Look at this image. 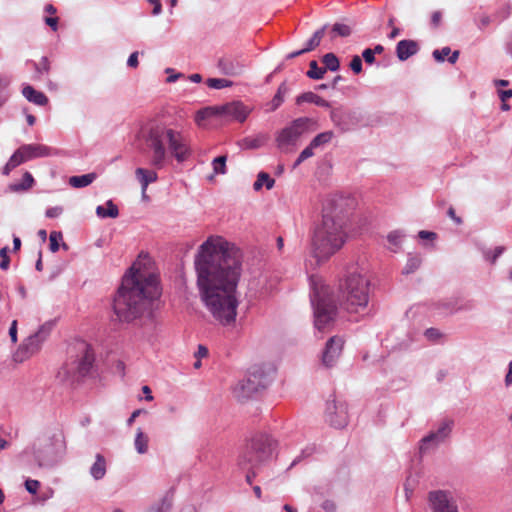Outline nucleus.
I'll return each instance as SVG.
<instances>
[{
	"instance_id": "2eb2a0df",
	"label": "nucleus",
	"mask_w": 512,
	"mask_h": 512,
	"mask_svg": "<svg viewBox=\"0 0 512 512\" xmlns=\"http://www.w3.org/2000/svg\"><path fill=\"white\" fill-rule=\"evenodd\" d=\"M14 154L20 163H24L36 158L50 157L58 154L55 148L43 144H24L20 146Z\"/></svg>"
},
{
	"instance_id": "423d86ee",
	"label": "nucleus",
	"mask_w": 512,
	"mask_h": 512,
	"mask_svg": "<svg viewBox=\"0 0 512 512\" xmlns=\"http://www.w3.org/2000/svg\"><path fill=\"white\" fill-rule=\"evenodd\" d=\"M311 304L314 310V324L319 331L325 330L336 315V301L331 288L319 278H311Z\"/></svg>"
},
{
	"instance_id": "680f3d73",
	"label": "nucleus",
	"mask_w": 512,
	"mask_h": 512,
	"mask_svg": "<svg viewBox=\"0 0 512 512\" xmlns=\"http://www.w3.org/2000/svg\"><path fill=\"white\" fill-rule=\"evenodd\" d=\"M441 19H442V14L440 11H435L432 13L431 23L433 26L437 27L440 24Z\"/></svg>"
},
{
	"instance_id": "f8f14e48",
	"label": "nucleus",
	"mask_w": 512,
	"mask_h": 512,
	"mask_svg": "<svg viewBox=\"0 0 512 512\" xmlns=\"http://www.w3.org/2000/svg\"><path fill=\"white\" fill-rule=\"evenodd\" d=\"M53 324L46 322L37 332L27 337L24 342L19 346L18 350L14 354V360L16 362H23L35 353H37L43 342L48 338L52 330Z\"/></svg>"
},
{
	"instance_id": "0eeeda50",
	"label": "nucleus",
	"mask_w": 512,
	"mask_h": 512,
	"mask_svg": "<svg viewBox=\"0 0 512 512\" xmlns=\"http://www.w3.org/2000/svg\"><path fill=\"white\" fill-rule=\"evenodd\" d=\"M76 355L60 368L57 377L62 381L75 382L85 377L91 370L95 357L91 346L85 341L75 345Z\"/></svg>"
},
{
	"instance_id": "bf43d9fd",
	"label": "nucleus",
	"mask_w": 512,
	"mask_h": 512,
	"mask_svg": "<svg viewBox=\"0 0 512 512\" xmlns=\"http://www.w3.org/2000/svg\"><path fill=\"white\" fill-rule=\"evenodd\" d=\"M298 99V102L300 103V101H305V100H310V101H314V103L318 106H327L328 103L327 101L325 100V98H321V97H318V98H297Z\"/></svg>"
},
{
	"instance_id": "20e7f679",
	"label": "nucleus",
	"mask_w": 512,
	"mask_h": 512,
	"mask_svg": "<svg viewBox=\"0 0 512 512\" xmlns=\"http://www.w3.org/2000/svg\"><path fill=\"white\" fill-rule=\"evenodd\" d=\"M143 138L150 153V165L162 169L169 155L177 162L186 161L191 155L188 137L180 130L165 123H151L143 130Z\"/></svg>"
},
{
	"instance_id": "4c0bfd02",
	"label": "nucleus",
	"mask_w": 512,
	"mask_h": 512,
	"mask_svg": "<svg viewBox=\"0 0 512 512\" xmlns=\"http://www.w3.org/2000/svg\"><path fill=\"white\" fill-rule=\"evenodd\" d=\"M226 156H218L212 161L213 170L216 174L226 173Z\"/></svg>"
},
{
	"instance_id": "e433bc0d",
	"label": "nucleus",
	"mask_w": 512,
	"mask_h": 512,
	"mask_svg": "<svg viewBox=\"0 0 512 512\" xmlns=\"http://www.w3.org/2000/svg\"><path fill=\"white\" fill-rule=\"evenodd\" d=\"M332 37H348L351 34V28L347 24L335 23L331 30Z\"/></svg>"
},
{
	"instance_id": "c756f323",
	"label": "nucleus",
	"mask_w": 512,
	"mask_h": 512,
	"mask_svg": "<svg viewBox=\"0 0 512 512\" xmlns=\"http://www.w3.org/2000/svg\"><path fill=\"white\" fill-rule=\"evenodd\" d=\"M274 179L270 177V175L266 172H260L258 174L257 180L253 184L254 190H260L264 185L269 190L274 186Z\"/></svg>"
},
{
	"instance_id": "5701e85b",
	"label": "nucleus",
	"mask_w": 512,
	"mask_h": 512,
	"mask_svg": "<svg viewBox=\"0 0 512 512\" xmlns=\"http://www.w3.org/2000/svg\"><path fill=\"white\" fill-rule=\"evenodd\" d=\"M441 443H443L437 435L431 431L428 435L423 437L419 444V452L420 454H425L431 449L438 447Z\"/></svg>"
},
{
	"instance_id": "7c9ffc66",
	"label": "nucleus",
	"mask_w": 512,
	"mask_h": 512,
	"mask_svg": "<svg viewBox=\"0 0 512 512\" xmlns=\"http://www.w3.org/2000/svg\"><path fill=\"white\" fill-rule=\"evenodd\" d=\"M327 27L328 25H324L323 27L314 32V34L307 41L304 47L307 52L314 50L320 44Z\"/></svg>"
},
{
	"instance_id": "864d4df0",
	"label": "nucleus",
	"mask_w": 512,
	"mask_h": 512,
	"mask_svg": "<svg viewBox=\"0 0 512 512\" xmlns=\"http://www.w3.org/2000/svg\"><path fill=\"white\" fill-rule=\"evenodd\" d=\"M36 69L40 72V73H46L48 72L49 70V61L47 59V57H42L41 60L39 61V63L37 64V67Z\"/></svg>"
},
{
	"instance_id": "338daca9",
	"label": "nucleus",
	"mask_w": 512,
	"mask_h": 512,
	"mask_svg": "<svg viewBox=\"0 0 512 512\" xmlns=\"http://www.w3.org/2000/svg\"><path fill=\"white\" fill-rule=\"evenodd\" d=\"M418 235L421 239H434L436 237V234L434 232H429L425 230L420 231Z\"/></svg>"
},
{
	"instance_id": "09e8293b",
	"label": "nucleus",
	"mask_w": 512,
	"mask_h": 512,
	"mask_svg": "<svg viewBox=\"0 0 512 512\" xmlns=\"http://www.w3.org/2000/svg\"><path fill=\"white\" fill-rule=\"evenodd\" d=\"M503 247H496L493 252L488 251L485 254L486 259L490 260L492 263H495L498 257L503 253Z\"/></svg>"
},
{
	"instance_id": "4d7b16f0",
	"label": "nucleus",
	"mask_w": 512,
	"mask_h": 512,
	"mask_svg": "<svg viewBox=\"0 0 512 512\" xmlns=\"http://www.w3.org/2000/svg\"><path fill=\"white\" fill-rule=\"evenodd\" d=\"M127 66L131 68H136L138 66V52H133L128 60H127Z\"/></svg>"
},
{
	"instance_id": "79ce46f5",
	"label": "nucleus",
	"mask_w": 512,
	"mask_h": 512,
	"mask_svg": "<svg viewBox=\"0 0 512 512\" xmlns=\"http://www.w3.org/2000/svg\"><path fill=\"white\" fill-rule=\"evenodd\" d=\"M9 248L7 246L0 249V268L7 270L10 265V258L8 256Z\"/></svg>"
},
{
	"instance_id": "6e6d98bb",
	"label": "nucleus",
	"mask_w": 512,
	"mask_h": 512,
	"mask_svg": "<svg viewBox=\"0 0 512 512\" xmlns=\"http://www.w3.org/2000/svg\"><path fill=\"white\" fill-rule=\"evenodd\" d=\"M151 5H153L152 15L157 16L162 12V4L160 0H147Z\"/></svg>"
},
{
	"instance_id": "bb28decb",
	"label": "nucleus",
	"mask_w": 512,
	"mask_h": 512,
	"mask_svg": "<svg viewBox=\"0 0 512 512\" xmlns=\"http://www.w3.org/2000/svg\"><path fill=\"white\" fill-rule=\"evenodd\" d=\"M34 184V178L31 173L25 172L20 183L10 185V190L13 192L27 191Z\"/></svg>"
},
{
	"instance_id": "b1692460",
	"label": "nucleus",
	"mask_w": 512,
	"mask_h": 512,
	"mask_svg": "<svg viewBox=\"0 0 512 512\" xmlns=\"http://www.w3.org/2000/svg\"><path fill=\"white\" fill-rule=\"evenodd\" d=\"M96 214L100 218H116L119 215V210L112 200H108L105 206H97Z\"/></svg>"
},
{
	"instance_id": "a211bd4d",
	"label": "nucleus",
	"mask_w": 512,
	"mask_h": 512,
	"mask_svg": "<svg viewBox=\"0 0 512 512\" xmlns=\"http://www.w3.org/2000/svg\"><path fill=\"white\" fill-rule=\"evenodd\" d=\"M218 68L221 73L228 76H238L245 71V66L236 59L223 58L218 62Z\"/></svg>"
},
{
	"instance_id": "4468645a",
	"label": "nucleus",
	"mask_w": 512,
	"mask_h": 512,
	"mask_svg": "<svg viewBox=\"0 0 512 512\" xmlns=\"http://www.w3.org/2000/svg\"><path fill=\"white\" fill-rule=\"evenodd\" d=\"M268 378L259 366L252 367L246 378L239 382L237 388L241 390L243 397H249L268 385Z\"/></svg>"
},
{
	"instance_id": "cd10ccee",
	"label": "nucleus",
	"mask_w": 512,
	"mask_h": 512,
	"mask_svg": "<svg viewBox=\"0 0 512 512\" xmlns=\"http://www.w3.org/2000/svg\"><path fill=\"white\" fill-rule=\"evenodd\" d=\"M454 422L453 420L445 419L440 422L437 430L433 431L438 438L444 442L451 434Z\"/></svg>"
},
{
	"instance_id": "f257e3e1",
	"label": "nucleus",
	"mask_w": 512,
	"mask_h": 512,
	"mask_svg": "<svg viewBox=\"0 0 512 512\" xmlns=\"http://www.w3.org/2000/svg\"><path fill=\"white\" fill-rule=\"evenodd\" d=\"M197 284L215 324L232 330L237 324L236 288L241 274L238 251L221 236H210L195 256Z\"/></svg>"
},
{
	"instance_id": "dca6fc26",
	"label": "nucleus",
	"mask_w": 512,
	"mask_h": 512,
	"mask_svg": "<svg viewBox=\"0 0 512 512\" xmlns=\"http://www.w3.org/2000/svg\"><path fill=\"white\" fill-rule=\"evenodd\" d=\"M343 344V339L337 336L331 337L327 341L322 354V363L325 367L330 368L335 365L342 352Z\"/></svg>"
},
{
	"instance_id": "9d476101",
	"label": "nucleus",
	"mask_w": 512,
	"mask_h": 512,
	"mask_svg": "<svg viewBox=\"0 0 512 512\" xmlns=\"http://www.w3.org/2000/svg\"><path fill=\"white\" fill-rule=\"evenodd\" d=\"M250 113V109L240 101H232L220 106H209L200 109L195 115L198 126H206V121L218 118L224 121L236 120L244 122Z\"/></svg>"
},
{
	"instance_id": "de8ad7c7",
	"label": "nucleus",
	"mask_w": 512,
	"mask_h": 512,
	"mask_svg": "<svg viewBox=\"0 0 512 512\" xmlns=\"http://www.w3.org/2000/svg\"><path fill=\"white\" fill-rule=\"evenodd\" d=\"M425 337L432 341V342H435L437 341L440 337H441V333L438 329L436 328H429L425 331L424 333Z\"/></svg>"
},
{
	"instance_id": "37998d69",
	"label": "nucleus",
	"mask_w": 512,
	"mask_h": 512,
	"mask_svg": "<svg viewBox=\"0 0 512 512\" xmlns=\"http://www.w3.org/2000/svg\"><path fill=\"white\" fill-rule=\"evenodd\" d=\"M20 164L17 156L13 153L3 169V174L9 175V173Z\"/></svg>"
},
{
	"instance_id": "ea45409f",
	"label": "nucleus",
	"mask_w": 512,
	"mask_h": 512,
	"mask_svg": "<svg viewBox=\"0 0 512 512\" xmlns=\"http://www.w3.org/2000/svg\"><path fill=\"white\" fill-rule=\"evenodd\" d=\"M315 148L312 147L311 144H309L301 153L300 155L298 156L297 160L295 161L294 163V168L299 166L302 162H304L306 159L312 157L314 155V150Z\"/></svg>"
},
{
	"instance_id": "c85d7f7f",
	"label": "nucleus",
	"mask_w": 512,
	"mask_h": 512,
	"mask_svg": "<svg viewBox=\"0 0 512 512\" xmlns=\"http://www.w3.org/2000/svg\"><path fill=\"white\" fill-rule=\"evenodd\" d=\"M148 442L149 438L146 434L143 433V431L139 428L137 430L135 440H134V446L136 451L139 454H144L148 451Z\"/></svg>"
},
{
	"instance_id": "1a4fd4ad",
	"label": "nucleus",
	"mask_w": 512,
	"mask_h": 512,
	"mask_svg": "<svg viewBox=\"0 0 512 512\" xmlns=\"http://www.w3.org/2000/svg\"><path fill=\"white\" fill-rule=\"evenodd\" d=\"M65 451V438L61 431L38 437L31 454L39 467L54 464Z\"/></svg>"
},
{
	"instance_id": "f704fd0d",
	"label": "nucleus",
	"mask_w": 512,
	"mask_h": 512,
	"mask_svg": "<svg viewBox=\"0 0 512 512\" xmlns=\"http://www.w3.org/2000/svg\"><path fill=\"white\" fill-rule=\"evenodd\" d=\"M421 265L419 256H409L406 265L403 268V274H411L415 272Z\"/></svg>"
},
{
	"instance_id": "9b49d317",
	"label": "nucleus",
	"mask_w": 512,
	"mask_h": 512,
	"mask_svg": "<svg viewBox=\"0 0 512 512\" xmlns=\"http://www.w3.org/2000/svg\"><path fill=\"white\" fill-rule=\"evenodd\" d=\"M309 126V119L298 118L283 128L276 136L277 148L283 153L292 152Z\"/></svg>"
},
{
	"instance_id": "69168bd1",
	"label": "nucleus",
	"mask_w": 512,
	"mask_h": 512,
	"mask_svg": "<svg viewBox=\"0 0 512 512\" xmlns=\"http://www.w3.org/2000/svg\"><path fill=\"white\" fill-rule=\"evenodd\" d=\"M323 509L327 512H335L336 506L332 501L327 500L323 503Z\"/></svg>"
},
{
	"instance_id": "c03bdc74",
	"label": "nucleus",
	"mask_w": 512,
	"mask_h": 512,
	"mask_svg": "<svg viewBox=\"0 0 512 512\" xmlns=\"http://www.w3.org/2000/svg\"><path fill=\"white\" fill-rule=\"evenodd\" d=\"M351 70L355 74H360L362 72V59L360 56L355 55L352 57L350 64H349Z\"/></svg>"
},
{
	"instance_id": "f03ea898",
	"label": "nucleus",
	"mask_w": 512,
	"mask_h": 512,
	"mask_svg": "<svg viewBox=\"0 0 512 512\" xmlns=\"http://www.w3.org/2000/svg\"><path fill=\"white\" fill-rule=\"evenodd\" d=\"M160 295L158 276L137 261L124 275L113 309L121 321L131 322L149 313Z\"/></svg>"
},
{
	"instance_id": "473e14b6",
	"label": "nucleus",
	"mask_w": 512,
	"mask_h": 512,
	"mask_svg": "<svg viewBox=\"0 0 512 512\" xmlns=\"http://www.w3.org/2000/svg\"><path fill=\"white\" fill-rule=\"evenodd\" d=\"M323 64L325 71L329 69L330 71H337L339 69V60L337 56L333 53H327L323 56Z\"/></svg>"
},
{
	"instance_id": "603ef678",
	"label": "nucleus",
	"mask_w": 512,
	"mask_h": 512,
	"mask_svg": "<svg viewBox=\"0 0 512 512\" xmlns=\"http://www.w3.org/2000/svg\"><path fill=\"white\" fill-rule=\"evenodd\" d=\"M491 23V18L488 15H482L477 21L476 25L480 30H483Z\"/></svg>"
},
{
	"instance_id": "c9c22d12",
	"label": "nucleus",
	"mask_w": 512,
	"mask_h": 512,
	"mask_svg": "<svg viewBox=\"0 0 512 512\" xmlns=\"http://www.w3.org/2000/svg\"><path fill=\"white\" fill-rule=\"evenodd\" d=\"M206 84L209 88L220 90L231 86L232 82L224 78H209Z\"/></svg>"
},
{
	"instance_id": "a18cd8bd",
	"label": "nucleus",
	"mask_w": 512,
	"mask_h": 512,
	"mask_svg": "<svg viewBox=\"0 0 512 512\" xmlns=\"http://www.w3.org/2000/svg\"><path fill=\"white\" fill-rule=\"evenodd\" d=\"M40 487V482L38 480L27 479L25 481V488L31 494H36Z\"/></svg>"
},
{
	"instance_id": "3c124183",
	"label": "nucleus",
	"mask_w": 512,
	"mask_h": 512,
	"mask_svg": "<svg viewBox=\"0 0 512 512\" xmlns=\"http://www.w3.org/2000/svg\"><path fill=\"white\" fill-rule=\"evenodd\" d=\"M362 58L364 59L365 63L372 65L375 63V54L371 51V48H366L362 52Z\"/></svg>"
},
{
	"instance_id": "393cba45",
	"label": "nucleus",
	"mask_w": 512,
	"mask_h": 512,
	"mask_svg": "<svg viewBox=\"0 0 512 512\" xmlns=\"http://www.w3.org/2000/svg\"><path fill=\"white\" fill-rule=\"evenodd\" d=\"M96 173H88L79 176H72L69 178V184L74 188H83L90 185L95 179Z\"/></svg>"
},
{
	"instance_id": "ddd939ff",
	"label": "nucleus",
	"mask_w": 512,
	"mask_h": 512,
	"mask_svg": "<svg viewBox=\"0 0 512 512\" xmlns=\"http://www.w3.org/2000/svg\"><path fill=\"white\" fill-rule=\"evenodd\" d=\"M427 509L428 512H460L455 494L444 489L428 492Z\"/></svg>"
},
{
	"instance_id": "6e6552de",
	"label": "nucleus",
	"mask_w": 512,
	"mask_h": 512,
	"mask_svg": "<svg viewBox=\"0 0 512 512\" xmlns=\"http://www.w3.org/2000/svg\"><path fill=\"white\" fill-rule=\"evenodd\" d=\"M275 441L266 433H256L238 458L241 469H254L272 457Z\"/></svg>"
},
{
	"instance_id": "49530a36",
	"label": "nucleus",
	"mask_w": 512,
	"mask_h": 512,
	"mask_svg": "<svg viewBox=\"0 0 512 512\" xmlns=\"http://www.w3.org/2000/svg\"><path fill=\"white\" fill-rule=\"evenodd\" d=\"M283 102V98H273L272 101L268 102L264 106L265 112L275 111Z\"/></svg>"
},
{
	"instance_id": "13d9d810",
	"label": "nucleus",
	"mask_w": 512,
	"mask_h": 512,
	"mask_svg": "<svg viewBox=\"0 0 512 512\" xmlns=\"http://www.w3.org/2000/svg\"><path fill=\"white\" fill-rule=\"evenodd\" d=\"M9 335L11 338V341L15 343L17 341V321L14 320L11 323L10 329H9Z\"/></svg>"
},
{
	"instance_id": "8fccbe9b",
	"label": "nucleus",
	"mask_w": 512,
	"mask_h": 512,
	"mask_svg": "<svg viewBox=\"0 0 512 512\" xmlns=\"http://www.w3.org/2000/svg\"><path fill=\"white\" fill-rule=\"evenodd\" d=\"M63 213V207L55 206L46 210L45 215L47 218H57Z\"/></svg>"
},
{
	"instance_id": "0e129e2a",
	"label": "nucleus",
	"mask_w": 512,
	"mask_h": 512,
	"mask_svg": "<svg viewBox=\"0 0 512 512\" xmlns=\"http://www.w3.org/2000/svg\"><path fill=\"white\" fill-rule=\"evenodd\" d=\"M45 23L50 26L54 31L57 30L58 27V18L56 17H47L45 19Z\"/></svg>"
},
{
	"instance_id": "72a5a7b5",
	"label": "nucleus",
	"mask_w": 512,
	"mask_h": 512,
	"mask_svg": "<svg viewBox=\"0 0 512 512\" xmlns=\"http://www.w3.org/2000/svg\"><path fill=\"white\" fill-rule=\"evenodd\" d=\"M325 68L318 66V63L313 60L309 64V70L307 76L312 79H321L325 74Z\"/></svg>"
},
{
	"instance_id": "a19ab883",
	"label": "nucleus",
	"mask_w": 512,
	"mask_h": 512,
	"mask_svg": "<svg viewBox=\"0 0 512 512\" xmlns=\"http://www.w3.org/2000/svg\"><path fill=\"white\" fill-rule=\"evenodd\" d=\"M402 239L403 234L398 230L390 232L387 236L388 242L395 248L400 246Z\"/></svg>"
},
{
	"instance_id": "58836bf2",
	"label": "nucleus",
	"mask_w": 512,
	"mask_h": 512,
	"mask_svg": "<svg viewBox=\"0 0 512 512\" xmlns=\"http://www.w3.org/2000/svg\"><path fill=\"white\" fill-rule=\"evenodd\" d=\"M63 236L61 232L52 231L49 236V247L52 252H57L59 250V242L62 241Z\"/></svg>"
},
{
	"instance_id": "4be33fe9",
	"label": "nucleus",
	"mask_w": 512,
	"mask_h": 512,
	"mask_svg": "<svg viewBox=\"0 0 512 512\" xmlns=\"http://www.w3.org/2000/svg\"><path fill=\"white\" fill-rule=\"evenodd\" d=\"M437 62H443L446 57L450 64H455L459 58V51H451L450 47L446 46L441 49H436L432 53Z\"/></svg>"
},
{
	"instance_id": "052dcab7",
	"label": "nucleus",
	"mask_w": 512,
	"mask_h": 512,
	"mask_svg": "<svg viewBox=\"0 0 512 512\" xmlns=\"http://www.w3.org/2000/svg\"><path fill=\"white\" fill-rule=\"evenodd\" d=\"M30 102L37 106L44 107L48 105L49 98H27Z\"/></svg>"
},
{
	"instance_id": "6ab92c4d",
	"label": "nucleus",
	"mask_w": 512,
	"mask_h": 512,
	"mask_svg": "<svg viewBox=\"0 0 512 512\" xmlns=\"http://www.w3.org/2000/svg\"><path fill=\"white\" fill-rule=\"evenodd\" d=\"M419 50L417 42L413 40H401L397 43L396 54L399 60L405 61L415 55Z\"/></svg>"
},
{
	"instance_id": "7ed1b4c3",
	"label": "nucleus",
	"mask_w": 512,
	"mask_h": 512,
	"mask_svg": "<svg viewBox=\"0 0 512 512\" xmlns=\"http://www.w3.org/2000/svg\"><path fill=\"white\" fill-rule=\"evenodd\" d=\"M354 200L335 195L323 206L322 223L312 239V253L317 264L329 259L344 245L347 239V223Z\"/></svg>"
},
{
	"instance_id": "39448f33",
	"label": "nucleus",
	"mask_w": 512,
	"mask_h": 512,
	"mask_svg": "<svg viewBox=\"0 0 512 512\" xmlns=\"http://www.w3.org/2000/svg\"><path fill=\"white\" fill-rule=\"evenodd\" d=\"M339 293L349 313H370V277L364 266L354 263L346 268L343 278L339 281Z\"/></svg>"
},
{
	"instance_id": "2f4dec72",
	"label": "nucleus",
	"mask_w": 512,
	"mask_h": 512,
	"mask_svg": "<svg viewBox=\"0 0 512 512\" xmlns=\"http://www.w3.org/2000/svg\"><path fill=\"white\" fill-rule=\"evenodd\" d=\"M333 138V132L332 131H325V132H322L320 134H318L317 136H315L312 141L310 142V144L312 145V147H314L315 149L324 145V144H327L329 143Z\"/></svg>"
},
{
	"instance_id": "f3484780",
	"label": "nucleus",
	"mask_w": 512,
	"mask_h": 512,
	"mask_svg": "<svg viewBox=\"0 0 512 512\" xmlns=\"http://www.w3.org/2000/svg\"><path fill=\"white\" fill-rule=\"evenodd\" d=\"M327 419L329 423L335 428H343L348 424V415L346 407L343 404L327 406Z\"/></svg>"
},
{
	"instance_id": "e2e57ef3",
	"label": "nucleus",
	"mask_w": 512,
	"mask_h": 512,
	"mask_svg": "<svg viewBox=\"0 0 512 512\" xmlns=\"http://www.w3.org/2000/svg\"><path fill=\"white\" fill-rule=\"evenodd\" d=\"M207 355H208V349L203 345H199L197 351L195 352V357L197 359H201L203 357H206Z\"/></svg>"
},
{
	"instance_id": "5fc2aeb1",
	"label": "nucleus",
	"mask_w": 512,
	"mask_h": 512,
	"mask_svg": "<svg viewBox=\"0 0 512 512\" xmlns=\"http://www.w3.org/2000/svg\"><path fill=\"white\" fill-rule=\"evenodd\" d=\"M23 96H44L43 93L37 92L32 86L26 85L22 89Z\"/></svg>"
},
{
	"instance_id": "412c9836",
	"label": "nucleus",
	"mask_w": 512,
	"mask_h": 512,
	"mask_svg": "<svg viewBox=\"0 0 512 512\" xmlns=\"http://www.w3.org/2000/svg\"><path fill=\"white\" fill-rule=\"evenodd\" d=\"M107 471V464L102 454H97L94 464L90 468V474L95 480L104 478Z\"/></svg>"
},
{
	"instance_id": "aec40b11",
	"label": "nucleus",
	"mask_w": 512,
	"mask_h": 512,
	"mask_svg": "<svg viewBox=\"0 0 512 512\" xmlns=\"http://www.w3.org/2000/svg\"><path fill=\"white\" fill-rule=\"evenodd\" d=\"M135 175L141 184L143 197H145L148 185L157 181V173L153 170L137 168L135 170Z\"/></svg>"
},
{
	"instance_id": "a878e982",
	"label": "nucleus",
	"mask_w": 512,
	"mask_h": 512,
	"mask_svg": "<svg viewBox=\"0 0 512 512\" xmlns=\"http://www.w3.org/2000/svg\"><path fill=\"white\" fill-rule=\"evenodd\" d=\"M268 140L265 134H258L256 136L245 137L242 140V146L246 149H257L262 147Z\"/></svg>"
},
{
	"instance_id": "774afa93",
	"label": "nucleus",
	"mask_w": 512,
	"mask_h": 512,
	"mask_svg": "<svg viewBox=\"0 0 512 512\" xmlns=\"http://www.w3.org/2000/svg\"><path fill=\"white\" fill-rule=\"evenodd\" d=\"M505 384L507 386L512 385V361L509 363L508 372L505 376Z\"/></svg>"
}]
</instances>
